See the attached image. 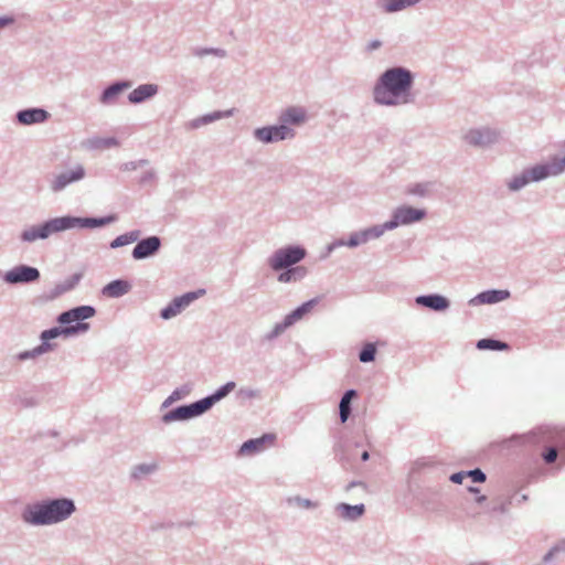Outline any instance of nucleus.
Segmentation results:
<instances>
[{
  "instance_id": "32",
  "label": "nucleus",
  "mask_w": 565,
  "mask_h": 565,
  "mask_svg": "<svg viewBox=\"0 0 565 565\" xmlns=\"http://www.w3.org/2000/svg\"><path fill=\"white\" fill-rule=\"evenodd\" d=\"M385 230H388V228L385 227V224H383V225H376V226L370 227L362 232L365 235L366 241H370V239L380 237L385 232Z\"/></svg>"
},
{
  "instance_id": "22",
  "label": "nucleus",
  "mask_w": 565,
  "mask_h": 565,
  "mask_svg": "<svg viewBox=\"0 0 565 565\" xmlns=\"http://www.w3.org/2000/svg\"><path fill=\"white\" fill-rule=\"evenodd\" d=\"M419 0H381L383 10L387 13L401 11L417 3Z\"/></svg>"
},
{
  "instance_id": "44",
  "label": "nucleus",
  "mask_w": 565,
  "mask_h": 565,
  "mask_svg": "<svg viewBox=\"0 0 565 565\" xmlns=\"http://www.w3.org/2000/svg\"><path fill=\"white\" fill-rule=\"evenodd\" d=\"M381 42L379 40H375V41H372L369 45H367V50L369 51H373V50H376L381 46Z\"/></svg>"
},
{
  "instance_id": "23",
  "label": "nucleus",
  "mask_w": 565,
  "mask_h": 565,
  "mask_svg": "<svg viewBox=\"0 0 565 565\" xmlns=\"http://www.w3.org/2000/svg\"><path fill=\"white\" fill-rule=\"evenodd\" d=\"M356 393L353 390L348 391L340 402V418L342 423H345L351 413V401L355 397Z\"/></svg>"
},
{
  "instance_id": "35",
  "label": "nucleus",
  "mask_w": 565,
  "mask_h": 565,
  "mask_svg": "<svg viewBox=\"0 0 565 565\" xmlns=\"http://www.w3.org/2000/svg\"><path fill=\"white\" fill-rule=\"evenodd\" d=\"M82 278L81 274L73 275L65 284V286L62 287V291H67L74 288L75 285L78 284L79 279Z\"/></svg>"
},
{
  "instance_id": "21",
  "label": "nucleus",
  "mask_w": 565,
  "mask_h": 565,
  "mask_svg": "<svg viewBox=\"0 0 565 565\" xmlns=\"http://www.w3.org/2000/svg\"><path fill=\"white\" fill-rule=\"evenodd\" d=\"M280 119L284 122L298 125L305 121L306 113L300 107H289L282 113Z\"/></svg>"
},
{
  "instance_id": "42",
  "label": "nucleus",
  "mask_w": 565,
  "mask_h": 565,
  "mask_svg": "<svg viewBox=\"0 0 565 565\" xmlns=\"http://www.w3.org/2000/svg\"><path fill=\"white\" fill-rule=\"evenodd\" d=\"M154 469V466H139L136 468L135 475L137 476L138 472L140 473H148Z\"/></svg>"
},
{
  "instance_id": "17",
  "label": "nucleus",
  "mask_w": 565,
  "mask_h": 565,
  "mask_svg": "<svg viewBox=\"0 0 565 565\" xmlns=\"http://www.w3.org/2000/svg\"><path fill=\"white\" fill-rule=\"evenodd\" d=\"M416 302L437 311L445 310L449 306L448 300L439 295L420 296Z\"/></svg>"
},
{
  "instance_id": "11",
  "label": "nucleus",
  "mask_w": 565,
  "mask_h": 565,
  "mask_svg": "<svg viewBox=\"0 0 565 565\" xmlns=\"http://www.w3.org/2000/svg\"><path fill=\"white\" fill-rule=\"evenodd\" d=\"M564 171V166H559L557 161H553L551 164L536 166L525 171L526 177L531 181H540L551 174L555 175Z\"/></svg>"
},
{
  "instance_id": "36",
  "label": "nucleus",
  "mask_w": 565,
  "mask_h": 565,
  "mask_svg": "<svg viewBox=\"0 0 565 565\" xmlns=\"http://www.w3.org/2000/svg\"><path fill=\"white\" fill-rule=\"evenodd\" d=\"M467 477H470L473 482H483L486 480V475L480 469L469 471Z\"/></svg>"
},
{
  "instance_id": "12",
  "label": "nucleus",
  "mask_w": 565,
  "mask_h": 565,
  "mask_svg": "<svg viewBox=\"0 0 565 565\" xmlns=\"http://www.w3.org/2000/svg\"><path fill=\"white\" fill-rule=\"evenodd\" d=\"M84 175H85L84 168L82 166H77L70 172H64V173L56 175L52 182V190L55 192H58V191L63 190L70 183L83 179Z\"/></svg>"
},
{
  "instance_id": "14",
  "label": "nucleus",
  "mask_w": 565,
  "mask_h": 565,
  "mask_svg": "<svg viewBox=\"0 0 565 565\" xmlns=\"http://www.w3.org/2000/svg\"><path fill=\"white\" fill-rule=\"evenodd\" d=\"M276 436L274 434H265L260 438L250 439L244 443L241 447V454H253L264 450L267 446L275 443Z\"/></svg>"
},
{
  "instance_id": "38",
  "label": "nucleus",
  "mask_w": 565,
  "mask_h": 565,
  "mask_svg": "<svg viewBox=\"0 0 565 565\" xmlns=\"http://www.w3.org/2000/svg\"><path fill=\"white\" fill-rule=\"evenodd\" d=\"M113 220H114V217L100 218V220L87 218V220H85V223L90 226H102V225H105V224L111 222Z\"/></svg>"
},
{
  "instance_id": "16",
  "label": "nucleus",
  "mask_w": 565,
  "mask_h": 565,
  "mask_svg": "<svg viewBox=\"0 0 565 565\" xmlns=\"http://www.w3.org/2000/svg\"><path fill=\"white\" fill-rule=\"evenodd\" d=\"M466 138L471 145L484 146L493 142L497 136L493 131L490 130H472L467 135Z\"/></svg>"
},
{
  "instance_id": "31",
  "label": "nucleus",
  "mask_w": 565,
  "mask_h": 565,
  "mask_svg": "<svg viewBox=\"0 0 565 565\" xmlns=\"http://www.w3.org/2000/svg\"><path fill=\"white\" fill-rule=\"evenodd\" d=\"M375 353H376V348L374 344L372 343H367L363 349L362 351L360 352V361L361 362H371L374 360V356H375Z\"/></svg>"
},
{
  "instance_id": "28",
  "label": "nucleus",
  "mask_w": 565,
  "mask_h": 565,
  "mask_svg": "<svg viewBox=\"0 0 565 565\" xmlns=\"http://www.w3.org/2000/svg\"><path fill=\"white\" fill-rule=\"evenodd\" d=\"M508 296H509L508 291L499 290V291L483 292V294H481L480 297H481L482 302L493 303V302H498V301H501V300L508 298Z\"/></svg>"
},
{
  "instance_id": "25",
  "label": "nucleus",
  "mask_w": 565,
  "mask_h": 565,
  "mask_svg": "<svg viewBox=\"0 0 565 565\" xmlns=\"http://www.w3.org/2000/svg\"><path fill=\"white\" fill-rule=\"evenodd\" d=\"M339 509L341 510L342 515L350 520H355L364 513L363 504H359V505L341 504Z\"/></svg>"
},
{
  "instance_id": "24",
  "label": "nucleus",
  "mask_w": 565,
  "mask_h": 565,
  "mask_svg": "<svg viewBox=\"0 0 565 565\" xmlns=\"http://www.w3.org/2000/svg\"><path fill=\"white\" fill-rule=\"evenodd\" d=\"M305 275H306V269L303 267H295V268H291V269H288V270L281 273L278 276V280L280 282L295 281L297 279H301L302 277H305Z\"/></svg>"
},
{
  "instance_id": "29",
  "label": "nucleus",
  "mask_w": 565,
  "mask_h": 565,
  "mask_svg": "<svg viewBox=\"0 0 565 565\" xmlns=\"http://www.w3.org/2000/svg\"><path fill=\"white\" fill-rule=\"evenodd\" d=\"M235 387L234 382H228L224 386H222L220 390H217L212 396L206 397L205 399H211V406L220 401L221 398L225 397L231 391H233Z\"/></svg>"
},
{
  "instance_id": "45",
  "label": "nucleus",
  "mask_w": 565,
  "mask_h": 565,
  "mask_svg": "<svg viewBox=\"0 0 565 565\" xmlns=\"http://www.w3.org/2000/svg\"><path fill=\"white\" fill-rule=\"evenodd\" d=\"M367 459H369V452H367V451H364V452L362 454V460H364V461H365V460H367Z\"/></svg>"
},
{
  "instance_id": "47",
  "label": "nucleus",
  "mask_w": 565,
  "mask_h": 565,
  "mask_svg": "<svg viewBox=\"0 0 565 565\" xmlns=\"http://www.w3.org/2000/svg\"><path fill=\"white\" fill-rule=\"evenodd\" d=\"M559 166H564V169H565V158L558 162Z\"/></svg>"
},
{
  "instance_id": "20",
  "label": "nucleus",
  "mask_w": 565,
  "mask_h": 565,
  "mask_svg": "<svg viewBox=\"0 0 565 565\" xmlns=\"http://www.w3.org/2000/svg\"><path fill=\"white\" fill-rule=\"evenodd\" d=\"M157 92V87L151 84L140 85L136 89H134L129 95V100L131 103H140L146 98L153 96Z\"/></svg>"
},
{
  "instance_id": "30",
  "label": "nucleus",
  "mask_w": 565,
  "mask_h": 565,
  "mask_svg": "<svg viewBox=\"0 0 565 565\" xmlns=\"http://www.w3.org/2000/svg\"><path fill=\"white\" fill-rule=\"evenodd\" d=\"M125 87H126V85H119V84L108 87L102 96V102L108 103V102L113 100Z\"/></svg>"
},
{
  "instance_id": "48",
  "label": "nucleus",
  "mask_w": 565,
  "mask_h": 565,
  "mask_svg": "<svg viewBox=\"0 0 565 565\" xmlns=\"http://www.w3.org/2000/svg\"><path fill=\"white\" fill-rule=\"evenodd\" d=\"M469 490H470L471 492H478V489H476V488H470Z\"/></svg>"
},
{
  "instance_id": "7",
  "label": "nucleus",
  "mask_w": 565,
  "mask_h": 565,
  "mask_svg": "<svg viewBox=\"0 0 565 565\" xmlns=\"http://www.w3.org/2000/svg\"><path fill=\"white\" fill-rule=\"evenodd\" d=\"M425 216L423 210H417L411 206H403L396 210L393 220L385 223V227L393 230L398 225L409 224L420 221Z\"/></svg>"
},
{
  "instance_id": "33",
  "label": "nucleus",
  "mask_w": 565,
  "mask_h": 565,
  "mask_svg": "<svg viewBox=\"0 0 565 565\" xmlns=\"http://www.w3.org/2000/svg\"><path fill=\"white\" fill-rule=\"evenodd\" d=\"M530 182V179L526 177L525 172H523L521 175L515 177L510 183L509 188L512 191H516L524 185H526Z\"/></svg>"
},
{
  "instance_id": "34",
  "label": "nucleus",
  "mask_w": 565,
  "mask_h": 565,
  "mask_svg": "<svg viewBox=\"0 0 565 565\" xmlns=\"http://www.w3.org/2000/svg\"><path fill=\"white\" fill-rule=\"evenodd\" d=\"M366 242H367V241H366V238H365V235H364V234H363V232L361 231V232H358V233H353V234L350 236V238H349V241H348L347 245H348V246H350V247H355V246H358V245H360V244H364V243H366Z\"/></svg>"
},
{
  "instance_id": "46",
  "label": "nucleus",
  "mask_w": 565,
  "mask_h": 565,
  "mask_svg": "<svg viewBox=\"0 0 565 565\" xmlns=\"http://www.w3.org/2000/svg\"><path fill=\"white\" fill-rule=\"evenodd\" d=\"M484 500H486V497H484V495H480V497H478V498H477V501H478V502H482V501H484Z\"/></svg>"
},
{
  "instance_id": "27",
  "label": "nucleus",
  "mask_w": 565,
  "mask_h": 565,
  "mask_svg": "<svg viewBox=\"0 0 565 565\" xmlns=\"http://www.w3.org/2000/svg\"><path fill=\"white\" fill-rule=\"evenodd\" d=\"M139 236L140 233L138 231L120 235L111 242L110 246L113 248H116L128 245L130 243L136 242L139 238Z\"/></svg>"
},
{
  "instance_id": "15",
  "label": "nucleus",
  "mask_w": 565,
  "mask_h": 565,
  "mask_svg": "<svg viewBox=\"0 0 565 565\" xmlns=\"http://www.w3.org/2000/svg\"><path fill=\"white\" fill-rule=\"evenodd\" d=\"M47 118L49 113L41 108L25 109L18 113V120L22 125L41 124Z\"/></svg>"
},
{
  "instance_id": "39",
  "label": "nucleus",
  "mask_w": 565,
  "mask_h": 565,
  "mask_svg": "<svg viewBox=\"0 0 565 565\" xmlns=\"http://www.w3.org/2000/svg\"><path fill=\"white\" fill-rule=\"evenodd\" d=\"M111 146H117V141L114 138L102 139L96 141V147L98 148H109Z\"/></svg>"
},
{
  "instance_id": "37",
  "label": "nucleus",
  "mask_w": 565,
  "mask_h": 565,
  "mask_svg": "<svg viewBox=\"0 0 565 565\" xmlns=\"http://www.w3.org/2000/svg\"><path fill=\"white\" fill-rule=\"evenodd\" d=\"M289 327H291V324H287V319L285 318L282 322L277 323L274 327V330H273V333H271V338L279 335L280 333H282Z\"/></svg>"
},
{
  "instance_id": "18",
  "label": "nucleus",
  "mask_w": 565,
  "mask_h": 565,
  "mask_svg": "<svg viewBox=\"0 0 565 565\" xmlns=\"http://www.w3.org/2000/svg\"><path fill=\"white\" fill-rule=\"evenodd\" d=\"M130 289V285L126 280H114L106 285L103 289V294L109 298H117L127 294Z\"/></svg>"
},
{
  "instance_id": "4",
  "label": "nucleus",
  "mask_w": 565,
  "mask_h": 565,
  "mask_svg": "<svg viewBox=\"0 0 565 565\" xmlns=\"http://www.w3.org/2000/svg\"><path fill=\"white\" fill-rule=\"evenodd\" d=\"M75 220L70 217H58L45 222L42 225L32 226L23 231L21 237L24 242H34L45 239L50 235L73 227Z\"/></svg>"
},
{
  "instance_id": "13",
  "label": "nucleus",
  "mask_w": 565,
  "mask_h": 565,
  "mask_svg": "<svg viewBox=\"0 0 565 565\" xmlns=\"http://www.w3.org/2000/svg\"><path fill=\"white\" fill-rule=\"evenodd\" d=\"M160 244V239L157 236L142 239L134 248L132 256L136 259L146 258L154 254L159 249Z\"/></svg>"
},
{
  "instance_id": "6",
  "label": "nucleus",
  "mask_w": 565,
  "mask_h": 565,
  "mask_svg": "<svg viewBox=\"0 0 565 565\" xmlns=\"http://www.w3.org/2000/svg\"><path fill=\"white\" fill-rule=\"evenodd\" d=\"M211 407V399H202L189 406H181L164 415V420L188 419L198 416Z\"/></svg>"
},
{
  "instance_id": "10",
  "label": "nucleus",
  "mask_w": 565,
  "mask_h": 565,
  "mask_svg": "<svg viewBox=\"0 0 565 565\" xmlns=\"http://www.w3.org/2000/svg\"><path fill=\"white\" fill-rule=\"evenodd\" d=\"M292 136V130L285 125L276 127H266L256 130V137L264 142L284 140Z\"/></svg>"
},
{
  "instance_id": "5",
  "label": "nucleus",
  "mask_w": 565,
  "mask_h": 565,
  "mask_svg": "<svg viewBox=\"0 0 565 565\" xmlns=\"http://www.w3.org/2000/svg\"><path fill=\"white\" fill-rule=\"evenodd\" d=\"M305 256L306 250L302 247L288 246L276 250L269 259V265L274 270H281L299 263Z\"/></svg>"
},
{
  "instance_id": "26",
  "label": "nucleus",
  "mask_w": 565,
  "mask_h": 565,
  "mask_svg": "<svg viewBox=\"0 0 565 565\" xmlns=\"http://www.w3.org/2000/svg\"><path fill=\"white\" fill-rule=\"evenodd\" d=\"M477 348L479 350H507L509 347L507 343L501 341L482 339L478 341Z\"/></svg>"
},
{
  "instance_id": "1",
  "label": "nucleus",
  "mask_w": 565,
  "mask_h": 565,
  "mask_svg": "<svg viewBox=\"0 0 565 565\" xmlns=\"http://www.w3.org/2000/svg\"><path fill=\"white\" fill-rule=\"evenodd\" d=\"M413 76L402 67L387 70L374 89V98L379 104L397 105L408 102Z\"/></svg>"
},
{
  "instance_id": "8",
  "label": "nucleus",
  "mask_w": 565,
  "mask_h": 565,
  "mask_svg": "<svg viewBox=\"0 0 565 565\" xmlns=\"http://www.w3.org/2000/svg\"><path fill=\"white\" fill-rule=\"evenodd\" d=\"M204 294V290L188 292L181 297L174 298L173 301L161 311L163 319H170L180 313L193 300L198 299Z\"/></svg>"
},
{
  "instance_id": "2",
  "label": "nucleus",
  "mask_w": 565,
  "mask_h": 565,
  "mask_svg": "<svg viewBox=\"0 0 565 565\" xmlns=\"http://www.w3.org/2000/svg\"><path fill=\"white\" fill-rule=\"evenodd\" d=\"M94 313H95V309L89 306H82V307H77L72 310L63 312L58 317L60 323L67 324V323L77 321V324L66 327L63 329L53 328V329L43 331L42 335H41L43 343L40 347H38L36 349H34L33 351L25 352V353L21 354L20 358L21 359L34 358L38 354H41V353H44V352L51 350V345L47 343V341L51 339H54L61 334H64L67 337V335L75 334L77 332L87 331L88 327H89L88 323H85L82 321L93 317Z\"/></svg>"
},
{
  "instance_id": "41",
  "label": "nucleus",
  "mask_w": 565,
  "mask_h": 565,
  "mask_svg": "<svg viewBox=\"0 0 565 565\" xmlns=\"http://www.w3.org/2000/svg\"><path fill=\"white\" fill-rule=\"evenodd\" d=\"M467 477V473L465 472H458V473H454L451 477H450V480L455 483H461L463 481V479Z\"/></svg>"
},
{
  "instance_id": "43",
  "label": "nucleus",
  "mask_w": 565,
  "mask_h": 565,
  "mask_svg": "<svg viewBox=\"0 0 565 565\" xmlns=\"http://www.w3.org/2000/svg\"><path fill=\"white\" fill-rule=\"evenodd\" d=\"M13 22H14L13 18H10V17L0 18V28H4L7 25H10Z\"/></svg>"
},
{
  "instance_id": "3",
  "label": "nucleus",
  "mask_w": 565,
  "mask_h": 565,
  "mask_svg": "<svg viewBox=\"0 0 565 565\" xmlns=\"http://www.w3.org/2000/svg\"><path fill=\"white\" fill-rule=\"evenodd\" d=\"M75 511L72 500L56 499L47 503L29 507L23 513V520L31 524H52L67 519Z\"/></svg>"
},
{
  "instance_id": "9",
  "label": "nucleus",
  "mask_w": 565,
  "mask_h": 565,
  "mask_svg": "<svg viewBox=\"0 0 565 565\" xmlns=\"http://www.w3.org/2000/svg\"><path fill=\"white\" fill-rule=\"evenodd\" d=\"M39 277L40 273L36 268L22 265L7 271L4 280L9 284H21L35 281Z\"/></svg>"
},
{
  "instance_id": "19",
  "label": "nucleus",
  "mask_w": 565,
  "mask_h": 565,
  "mask_svg": "<svg viewBox=\"0 0 565 565\" xmlns=\"http://www.w3.org/2000/svg\"><path fill=\"white\" fill-rule=\"evenodd\" d=\"M318 303V299H311L305 303H302L300 307L295 309L292 312L287 315L285 318L287 319V324H294L295 322L302 319L306 315L311 312V310L315 308V306Z\"/></svg>"
},
{
  "instance_id": "40",
  "label": "nucleus",
  "mask_w": 565,
  "mask_h": 565,
  "mask_svg": "<svg viewBox=\"0 0 565 565\" xmlns=\"http://www.w3.org/2000/svg\"><path fill=\"white\" fill-rule=\"evenodd\" d=\"M544 460L547 462V463H551V462H554L557 458V451L555 448H550L544 455Z\"/></svg>"
}]
</instances>
